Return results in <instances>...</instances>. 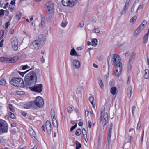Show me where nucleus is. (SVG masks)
Returning <instances> with one entry per match:
<instances>
[{"instance_id":"obj_50","label":"nucleus","mask_w":149,"mask_h":149,"mask_svg":"<svg viewBox=\"0 0 149 149\" xmlns=\"http://www.w3.org/2000/svg\"><path fill=\"white\" fill-rule=\"evenodd\" d=\"M83 135L85 141H86V142H87L88 141V139L87 137V134H84Z\"/></svg>"},{"instance_id":"obj_56","label":"nucleus","mask_w":149,"mask_h":149,"mask_svg":"<svg viewBox=\"0 0 149 149\" xmlns=\"http://www.w3.org/2000/svg\"><path fill=\"white\" fill-rule=\"evenodd\" d=\"M74 52L75 53V54H72V53H71V55H72V56L75 55V56H79L78 54V53L77 52L75 51V50H74Z\"/></svg>"},{"instance_id":"obj_21","label":"nucleus","mask_w":149,"mask_h":149,"mask_svg":"<svg viewBox=\"0 0 149 149\" xmlns=\"http://www.w3.org/2000/svg\"><path fill=\"white\" fill-rule=\"evenodd\" d=\"M99 120L100 123L102 122L103 127H104L107 124L108 119H107V118H104L103 117H100Z\"/></svg>"},{"instance_id":"obj_40","label":"nucleus","mask_w":149,"mask_h":149,"mask_svg":"<svg viewBox=\"0 0 149 149\" xmlns=\"http://www.w3.org/2000/svg\"><path fill=\"white\" fill-rule=\"evenodd\" d=\"M68 112L70 113H71L72 111L73 110L72 108L70 106L68 107L67 108Z\"/></svg>"},{"instance_id":"obj_2","label":"nucleus","mask_w":149,"mask_h":149,"mask_svg":"<svg viewBox=\"0 0 149 149\" xmlns=\"http://www.w3.org/2000/svg\"><path fill=\"white\" fill-rule=\"evenodd\" d=\"M36 81V75L34 71H31L26 74L25 77V84L29 87L34 84Z\"/></svg>"},{"instance_id":"obj_32","label":"nucleus","mask_w":149,"mask_h":149,"mask_svg":"<svg viewBox=\"0 0 149 149\" xmlns=\"http://www.w3.org/2000/svg\"><path fill=\"white\" fill-rule=\"evenodd\" d=\"M137 19V17L135 16L133 17L130 20V22L132 24H134L135 22L136 19Z\"/></svg>"},{"instance_id":"obj_6","label":"nucleus","mask_w":149,"mask_h":149,"mask_svg":"<svg viewBox=\"0 0 149 149\" xmlns=\"http://www.w3.org/2000/svg\"><path fill=\"white\" fill-rule=\"evenodd\" d=\"M77 1V0H62V3L65 6L72 7L76 5Z\"/></svg>"},{"instance_id":"obj_15","label":"nucleus","mask_w":149,"mask_h":149,"mask_svg":"<svg viewBox=\"0 0 149 149\" xmlns=\"http://www.w3.org/2000/svg\"><path fill=\"white\" fill-rule=\"evenodd\" d=\"M113 124L111 123L109 125V128L108 130L107 136L108 142L110 143L111 141V133L112 128Z\"/></svg>"},{"instance_id":"obj_51","label":"nucleus","mask_w":149,"mask_h":149,"mask_svg":"<svg viewBox=\"0 0 149 149\" xmlns=\"http://www.w3.org/2000/svg\"><path fill=\"white\" fill-rule=\"evenodd\" d=\"M4 10L3 9H1L0 10V15L3 16Z\"/></svg>"},{"instance_id":"obj_12","label":"nucleus","mask_w":149,"mask_h":149,"mask_svg":"<svg viewBox=\"0 0 149 149\" xmlns=\"http://www.w3.org/2000/svg\"><path fill=\"white\" fill-rule=\"evenodd\" d=\"M11 45L13 49L17 50L18 49V41L16 37H13L11 40Z\"/></svg>"},{"instance_id":"obj_10","label":"nucleus","mask_w":149,"mask_h":149,"mask_svg":"<svg viewBox=\"0 0 149 149\" xmlns=\"http://www.w3.org/2000/svg\"><path fill=\"white\" fill-rule=\"evenodd\" d=\"M29 88L31 90L33 91L38 93H40L42 91L43 86L42 84H40L36 85L30 87Z\"/></svg>"},{"instance_id":"obj_9","label":"nucleus","mask_w":149,"mask_h":149,"mask_svg":"<svg viewBox=\"0 0 149 149\" xmlns=\"http://www.w3.org/2000/svg\"><path fill=\"white\" fill-rule=\"evenodd\" d=\"M50 114L52 118V124L54 127H58V124L55 117V112L54 109L52 108L51 109Z\"/></svg>"},{"instance_id":"obj_13","label":"nucleus","mask_w":149,"mask_h":149,"mask_svg":"<svg viewBox=\"0 0 149 149\" xmlns=\"http://www.w3.org/2000/svg\"><path fill=\"white\" fill-rule=\"evenodd\" d=\"M116 71L115 74L118 77L121 74L122 68V64L119 65L117 66H116Z\"/></svg>"},{"instance_id":"obj_63","label":"nucleus","mask_w":149,"mask_h":149,"mask_svg":"<svg viewBox=\"0 0 149 149\" xmlns=\"http://www.w3.org/2000/svg\"><path fill=\"white\" fill-rule=\"evenodd\" d=\"M130 54V53L129 52H127L125 53V55L126 56H128Z\"/></svg>"},{"instance_id":"obj_17","label":"nucleus","mask_w":149,"mask_h":149,"mask_svg":"<svg viewBox=\"0 0 149 149\" xmlns=\"http://www.w3.org/2000/svg\"><path fill=\"white\" fill-rule=\"evenodd\" d=\"M130 0H127L125 3L124 7L123 10L121 11V15L125 14L127 11L128 7L129 4V3L130 1Z\"/></svg>"},{"instance_id":"obj_3","label":"nucleus","mask_w":149,"mask_h":149,"mask_svg":"<svg viewBox=\"0 0 149 149\" xmlns=\"http://www.w3.org/2000/svg\"><path fill=\"white\" fill-rule=\"evenodd\" d=\"M111 63L112 64L116 66L122 65L120 56L116 54H113L111 56Z\"/></svg>"},{"instance_id":"obj_59","label":"nucleus","mask_w":149,"mask_h":149,"mask_svg":"<svg viewBox=\"0 0 149 149\" xmlns=\"http://www.w3.org/2000/svg\"><path fill=\"white\" fill-rule=\"evenodd\" d=\"M82 134L83 135L86 134V130L84 128L82 130Z\"/></svg>"},{"instance_id":"obj_49","label":"nucleus","mask_w":149,"mask_h":149,"mask_svg":"<svg viewBox=\"0 0 149 149\" xmlns=\"http://www.w3.org/2000/svg\"><path fill=\"white\" fill-rule=\"evenodd\" d=\"M22 68L23 70H25L27 68H29V67L27 65H25L22 66Z\"/></svg>"},{"instance_id":"obj_44","label":"nucleus","mask_w":149,"mask_h":149,"mask_svg":"<svg viewBox=\"0 0 149 149\" xmlns=\"http://www.w3.org/2000/svg\"><path fill=\"white\" fill-rule=\"evenodd\" d=\"M100 29L99 28L94 29V32L95 33H98L100 31Z\"/></svg>"},{"instance_id":"obj_8","label":"nucleus","mask_w":149,"mask_h":149,"mask_svg":"<svg viewBox=\"0 0 149 149\" xmlns=\"http://www.w3.org/2000/svg\"><path fill=\"white\" fill-rule=\"evenodd\" d=\"M35 103V106L36 105L39 108L42 107L44 104L43 99L40 96L37 97L35 100L33 101Z\"/></svg>"},{"instance_id":"obj_47","label":"nucleus","mask_w":149,"mask_h":149,"mask_svg":"<svg viewBox=\"0 0 149 149\" xmlns=\"http://www.w3.org/2000/svg\"><path fill=\"white\" fill-rule=\"evenodd\" d=\"M143 7H144V5H143V4L139 6L138 7V8L137 9V10H136V12L139 9H142Z\"/></svg>"},{"instance_id":"obj_16","label":"nucleus","mask_w":149,"mask_h":149,"mask_svg":"<svg viewBox=\"0 0 149 149\" xmlns=\"http://www.w3.org/2000/svg\"><path fill=\"white\" fill-rule=\"evenodd\" d=\"M46 127L48 134L50 135L51 133V124L49 120H47L46 122Z\"/></svg>"},{"instance_id":"obj_30","label":"nucleus","mask_w":149,"mask_h":149,"mask_svg":"<svg viewBox=\"0 0 149 149\" xmlns=\"http://www.w3.org/2000/svg\"><path fill=\"white\" fill-rule=\"evenodd\" d=\"M98 41L96 38H94L92 39L91 45L93 46H96L97 45Z\"/></svg>"},{"instance_id":"obj_4","label":"nucleus","mask_w":149,"mask_h":149,"mask_svg":"<svg viewBox=\"0 0 149 149\" xmlns=\"http://www.w3.org/2000/svg\"><path fill=\"white\" fill-rule=\"evenodd\" d=\"M10 83L16 87H21L24 86L23 81L20 78H13Z\"/></svg>"},{"instance_id":"obj_22","label":"nucleus","mask_w":149,"mask_h":149,"mask_svg":"<svg viewBox=\"0 0 149 149\" xmlns=\"http://www.w3.org/2000/svg\"><path fill=\"white\" fill-rule=\"evenodd\" d=\"M29 132V134L32 136L34 137L35 138H36V134L35 133L32 127H31L29 126V128L28 129Z\"/></svg>"},{"instance_id":"obj_31","label":"nucleus","mask_w":149,"mask_h":149,"mask_svg":"<svg viewBox=\"0 0 149 149\" xmlns=\"http://www.w3.org/2000/svg\"><path fill=\"white\" fill-rule=\"evenodd\" d=\"M138 1H137L136 0L135 1V2L134 3L133 5L132 6L131 8V12L132 13H134L135 11V8L136 6V2H138Z\"/></svg>"},{"instance_id":"obj_64","label":"nucleus","mask_w":149,"mask_h":149,"mask_svg":"<svg viewBox=\"0 0 149 149\" xmlns=\"http://www.w3.org/2000/svg\"><path fill=\"white\" fill-rule=\"evenodd\" d=\"M11 125L12 127H16V124L15 123H11Z\"/></svg>"},{"instance_id":"obj_26","label":"nucleus","mask_w":149,"mask_h":149,"mask_svg":"<svg viewBox=\"0 0 149 149\" xmlns=\"http://www.w3.org/2000/svg\"><path fill=\"white\" fill-rule=\"evenodd\" d=\"M149 33V30L148 31V33L145 34V35L143 37V42L144 43H146L148 38V34Z\"/></svg>"},{"instance_id":"obj_41","label":"nucleus","mask_w":149,"mask_h":149,"mask_svg":"<svg viewBox=\"0 0 149 149\" xmlns=\"http://www.w3.org/2000/svg\"><path fill=\"white\" fill-rule=\"evenodd\" d=\"M8 114L10 117L12 119H14L15 118V115L13 113L11 112H8Z\"/></svg>"},{"instance_id":"obj_24","label":"nucleus","mask_w":149,"mask_h":149,"mask_svg":"<svg viewBox=\"0 0 149 149\" xmlns=\"http://www.w3.org/2000/svg\"><path fill=\"white\" fill-rule=\"evenodd\" d=\"M132 87L131 86L129 87L128 88L127 93V97L128 98H130L132 94Z\"/></svg>"},{"instance_id":"obj_20","label":"nucleus","mask_w":149,"mask_h":149,"mask_svg":"<svg viewBox=\"0 0 149 149\" xmlns=\"http://www.w3.org/2000/svg\"><path fill=\"white\" fill-rule=\"evenodd\" d=\"M105 108L103 107L101 109L100 117H103V118H107L108 120V114L107 112H105L103 113V112L104 111Z\"/></svg>"},{"instance_id":"obj_37","label":"nucleus","mask_w":149,"mask_h":149,"mask_svg":"<svg viewBox=\"0 0 149 149\" xmlns=\"http://www.w3.org/2000/svg\"><path fill=\"white\" fill-rule=\"evenodd\" d=\"M6 84L5 80L3 79H2L0 80V85H4Z\"/></svg>"},{"instance_id":"obj_36","label":"nucleus","mask_w":149,"mask_h":149,"mask_svg":"<svg viewBox=\"0 0 149 149\" xmlns=\"http://www.w3.org/2000/svg\"><path fill=\"white\" fill-rule=\"evenodd\" d=\"M45 19V16L44 15H42L41 17V25L44 23Z\"/></svg>"},{"instance_id":"obj_58","label":"nucleus","mask_w":149,"mask_h":149,"mask_svg":"<svg viewBox=\"0 0 149 149\" xmlns=\"http://www.w3.org/2000/svg\"><path fill=\"white\" fill-rule=\"evenodd\" d=\"M137 129L139 130H140L141 129V124H138L137 125Z\"/></svg>"},{"instance_id":"obj_62","label":"nucleus","mask_w":149,"mask_h":149,"mask_svg":"<svg viewBox=\"0 0 149 149\" xmlns=\"http://www.w3.org/2000/svg\"><path fill=\"white\" fill-rule=\"evenodd\" d=\"M10 25V24L9 22H7L5 24V27L6 28H8V26Z\"/></svg>"},{"instance_id":"obj_57","label":"nucleus","mask_w":149,"mask_h":149,"mask_svg":"<svg viewBox=\"0 0 149 149\" xmlns=\"http://www.w3.org/2000/svg\"><path fill=\"white\" fill-rule=\"evenodd\" d=\"M30 70H29L27 71H26L25 72H19L20 73V74L21 75H22V77H23V76L24 74L26 73V72H27L28 71H29Z\"/></svg>"},{"instance_id":"obj_43","label":"nucleus","mask_w":149,"mask_h":149,"mask_svg":"<svg viewBox=\"0 0 149 149\" xmlns=\"http://www.w3.org/2000/svg\"><path fill=\"white\" fill-rule=\"evenodd\" d=\"M9 108L10 110L12 112H13L14 111V109L12 105L10 104L9 105Z\"/></svg>"},{"instance_id":"obj_27","label":"nucleus","mask_w":149,"mask_h":149,"mask_svg":"<svg viewBox=\"0 0 149 149\" xmlns=\"http://www.w3.org/2000/svg\"><path fill=\"white\" fill-rule=\"evenodd\" d=\"M22 16V13L18 11L17 12L16 15V19L18 20H19Z\"/></svg>"},{"instance_id":"obj_61","label":"nucleus","mask_w":149,"mask_h":149,"mask_svg":"<svg viewBox=\"0 0 149 149\" xmlns=\"http://www.w3.org/2000/svg\"><path fill=\"white\" fill-rule=\"evenodd\" d=\"M89 113V112L87 110H86L85 111V113L86 116H88Z\"/></svg>"},{"instance_id":"obj_34","label":"nucleus","mask_w":149,"mask_h":149,"mask_svg":"<svg viewBox=\"0 0 149 149\" xmlns=\"http://www.w3.org/2000/svg\"><path fill=\"white\" fill-rule=\"evenodd\" d=\"M135 133L134 130L133 128H130L129 129V135H132L134 134Z\"/></svg>"},{"instance_id":"obj_53","label":"nucleus","mask_w":149,"mask_h":149,"mask_svg":"<svg viewBox=\"0 0 149 149\" xmlns=\"http://www.w3.org/2000/svg\"><path fill=\"white\" fill-rule=\"evenodd\" d=\"M4 42V40L3 39H2L0 42V47H2L3 46V43Z\"/></svg>"},{"instance_id":"obj_1","label":"nucleus","mask_w":149,"mask_h":149,"mask_svg":"<svg viewBox=\"0 0 149 149\" xmlns=\"http://www.w3.org/2000/svg\"><path fill=\"white\" fill-rule=\"evenodd\" d=\"M46 39V37L44 34L40 35L38 39L33 41L30 45V48L35 50L38 49L45 45Z\"/></svg>"},{"instance_id":"obj_46","label":"nucleus","mask_w":149,"mask_h":149,"mask_svg":"<svg viewBox=\"0 0 149 149\" xmlns=\"http://www.w3.org/2000/svg\"><path fill=\"white\" fill-rule=\"evenodd\" d=\"M13 59L12 58H7V61L10 63H14L13 61Z\"/></svg>"},{"instance_id":"obj_42","label":"nucleus","mask_w":149,"mask_h":149,"mask_svg":"<svg viewBox=\"0 0 149 149\" xmlns=\"http://www.w3.org/2000/svg\"><path fill=\"white\" fill-rule=\"evenodd\" d=\"M16 93L18 95H23L25 93L24 91H17Z\"/></svg>"},{"instance_id":"obj_38","label":"nucleus","mask_w":149,"mask_h":149,"mask_svg":"<svg viewBox=\"0 0 149 149\" xmlns=\"http://www.w3.org/2000/svg\"><path fill=\"white\" fill-rule=\"evenodd\" d=\"M132 63H128L127 64V70L128 72H130L131 69L132 65Z\"/></svg>"},{"instance_id":"obj_23","label":"nucleus","mask_w":149,"mask_h":149,"mask_svg":"<svg viewBox=\"0 0 149 149\" xmlns=\"http://www.w3.org/2000/svg\"><path fill=\"white\" fill-rule=\"evenodd\" d=\"M135 55V54L134 53H133L132 54L129 58L128 63H132L134 59Z\"/></svg>"},{"instance_id":"obj_52","label":"nucleus","mask_w":149,"mask_h":149,"mask_svg":"<svg viewBox=\"0 0 149 149\" xmlns=\"http://www.w3.org/2000/svg\"><path fill=\"white\" fill-rule=\"evenodd\" d=\"M77 126V123H76L75 125H74L72 126V127L70 129V131H72L74 129H75L76 128V127Z\"/></svg>"},{"instance_id":"obj_5","label":"nucleus","mask_w":149,"mask_h":149,"mask_svg":"<svg viewBox=\"0 0 149 149\" xmlns=\"http://www.w3.org/2000/svg\"><path fill=\"white\" fill-rule=\"evenodd\" d=\"M8 126L6 122L1 119H0V134L3 133L7 132Z\"/></svg>"},{"instance_id":"obj_33","label":"nucleus","mask_w":149,"mask_h":149,"mask_svg":"<svg viewBox=\"0 0 149 149\" xmlns=\"http://www.w3.org/2000/svg\"><path fill=\"white\" fill-rule=\"evenodd\" d=\"M89 100L93 107H95V104L93 103V102L94 100V97L92 96H91L89 97Z\"/></svg>"},{"instance_id":"obj_14","label":"nucleus","mask_w":149,"mask_h":149,"mask_svg":"<svg viewBox=\"0 0 149 149\" xmlns=\"http://www.w3.org/2000/svg\"><path fill=\"white\" fill-rule=\"evenodd\" d=\"M116 71L115 74L118 77L121 74L122 68V64L119 65L117 66H116Z\"/></svg>"},{"instance_id":"obj_54","label":"nucleus","mask_w":149,"mask_h":149,"mask_svg":"<svg viewBox=\"0 0 149 149\" xmlns=\"http://www.w3.org/2000/svg\"><path fill=\"white\" fill-rule=\"evenodd\" d=\"M136 108V107L134 106H133L132 107V115H134V112Z\"/></svg>"},{"instance_id":"obj_18","label":"nucleus","mask_w":149,"mask_h":149,"mask_svg":"<svg viewBox=\"0 0 149 149\" xmlns=\"http://www.w3.org/2000/svg\"><path fill=\"white\" fill-rule=\"evenodd\" d=\"M24 108L29 109L31 108H34L35 107V103L33 101L30 102L29 103H26L24 104Z\"/></svg>"},{"instance_id":"obj_29","label":"nucleus","mask_w":149,"mask_h":149,"mask_svg":"<svg viewBox=\"0 0 149 149\" xmlns=\"http://www.w3.org/2000/svg\"><path fill=\"white\" fill-rule=\"evenodd\" d=\"M98 83L101 88L103 89L104 88V84L103 82L100 78H99L98 79Z\"/></svg>"},{"instance_id":"obj_39","label":"nucleus","mask_w":149,"mask_h":149,"mask_svg":"<svg viewBox=\"0 0 149 149\" xmlns=\"http://www.w3.org/2000/svg\"><path fill=\"white\" fill-rule=\"evenodd\" d=\"M81 133V130L79 128L76 131L75 134L77 136H79Z\"/></svg>"},{"instance_id":"obj_28","label":"nucleus","mask_w":149,"mask_h":149,"mask_svg":"<svg viewBox=\"0 0 149 149\" xmlns=\"http://www.w3.org/2000/svg\"><path fill=\"white\" fill-rule=\"evenodd\" d=\"M117 91V88L115 87H112L110 89L111 93L113 95H114Z\"/></svg>"},{"instance_id":"obj_48","label":"nucleus","mask_w":149,"mask_h":149,"mask_svg":"<svg viewBox=\"0 0 149 149\" xmlns=\"http://www.w3.org/2000/svg\"><path fill=\"white\" fill-rule=\"evenodd\" d=\"M12 58L13 59V61L14 63L16 62L18 59V57L17 56H15Z\"/></svg>"},{"instance_id":"obj_7","label":"nucleus","mask_w":149,"mask_h":149,"mask_svg":"<svg viewBox=\"0 0 149 149\" xmlns=\"http://www.w3.org/2000/svg\"><path fill=\"white\" fill-rule=\"evenodd\" d=\"M45 8L46 12L48 14L52 13L54 11V5L50 2L47 3L45 4Z\"/></svg>"},{"instance_id":"obj_25","label":"nucleus","mask_w":149,"mask_h":149,"mask_svg":"<svg viewBox=\"0 0 149 149\" xmlns=\"http://www.w3.org/2000/svg\"><path fill=\"white\" fill-rule=\"evenodd\" d=\"M144 78L145 79H148L149 78V71L148 69H146L145 70V74Z\"/></svg>"},{"instance_id":"obj_60","label":"nucleus","mask_w":149,"mask_h":149,"mask_svg":"<svg viewBox=\"0 0 149 149\" xmlns=\"http://www.w3.org/2000/svg\"><path fill=\"white\" fill-rule=\"evenodd\" d=\"M88 127L89 128H91V121L90 120L88 121Z\"/></svg>"},{"instance_id":"obj_11","label":"nucleus","mask_w":149,"mask_h":149,"mask_svg":"<svg viewBox=\"0 0 149 149\" xmlns=\"http://www.w3.org/2000/svg\"><path fill=\"white\" fill-rule=\"evenodd\" d=\"M147 24V22L146 20H143L141 23V24L136 29L134 32V34L137 36L140 32L144 28V26Z\"/></svg>"},{"instance_id":"obj_45","label":"nucleus","mask_w":149,"mask_h":149,"mask_svg":"<svg viewBox=\"0 0 149 149\" xmlns=\"http://www.w3.org/2000/svg\"><path fill=\"white\" fill-rule=\"evenodd\" d=\"M0 34H0V39H1L3 38V36L4 34V32L3 30H1L0 31Z\"/></svg>"},{"instance_id":"obj_35","label":"nucleus","mask_w":149,"mask_h":149,"mask_svg":"<svg viewBox=\"0 0 149 149\" xmlns=\"http://www.w3.org/2000/svg\"><path fill=\"white\" fill-rule=\"evenodd\" d=\"M75 143L76 145V149H79V148L81 147V144L78 142L77 141H75Z\"/></svg>"},{"instance_id":"obj_55","label":"nucleus","mask_w":149,"mask_h":149,"mask_svg":"<svg viewBox=\"0 0 149 149\" xmlns=\"http://www.w3.org/2000/svg\"><path fill=\"white\" fill-rule=\"evenodd\" d=\"M84 25V22H81L79 24V27L82 28L83 27Z\"/></svg>"},{"instance_id":"obj_19","label":"nucleus","mask_w":149,"mask_h":149,"mask_svg":"<svg viewBox=\"0 0 149 149\" xmlns=\"http://www.w3.org/2000/svg\"><path fill=\"white\" fill-rule=\"evenodd\" d=\"M72 64L74 68L75 69H79L80 67V62L77 60H73L72 61Z\"/></svg>"}]
</instances>
